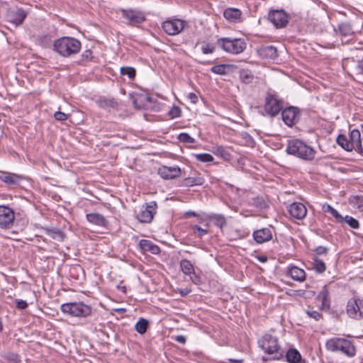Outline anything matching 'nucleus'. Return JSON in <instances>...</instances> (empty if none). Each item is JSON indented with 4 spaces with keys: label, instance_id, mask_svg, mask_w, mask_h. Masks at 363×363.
Returning a JSON list of instances; mask_svg holds the SVG:
<instances>
[{
    "label": "nucleus",
    "instance_id": "30",
    "mask_svg": "<svg viewBox=\"0 0 363 363\" xmlns=\"http://www.w3.org/2000/svg\"><path fill=\"white\" fill-rule=\"evenodd\" d=\"M43 230L53 240L62 242L65 238V233L57 228H43Z\"/></svg>",
    "mask_w": 363,
    "mask_h": 363
},
{
    "label": "nucleus",
    "instance_id": "35",
    "mask_svg": "<svg viewBox=\"0 0 363 363\" xmlns=\"http://www.w3.org/2000/svg\"><path fill=\"white\" fill-rule=\"evenodd\" d=\"M150 325L149 321L143 318H140L135 323V330L140 335H143L146 333Z\"/></svg>",
    "mask_w": 363,
    "mask_h": 363
},
{
    "label": "nucleus",
    "instance_id": "22",
    "mask_svg": "<svg viewBox=\"0 0 363 363\" xmlns=\"http://www.w3.org/2000/svg\"><path fill=\"white\" fill-rule=\"evenodd\" d=\"M335 31L337 35L343 38H349L354 35V31L352 28V25L350 22H342L337 26V28H335ZM352 38H351L352 40Z\"/></svg>",
    "mask_w": 363,
    "mask_h": 363
},
{
    "label": "nucleus",
    "instance_id": "58",
    "mask_svg": "<svg viewBox=\"0 0 363 363\" xmlns=\"http://www.w3.org/2000/svg\"><path fill=\"white\" fill-rule=\"evenodd\" d=\"M174 340L175 341H177V342H179L181 344H185L186 342V338L185 336L184 335H177L174 337Z\"/></svg>",
    "mask_w": 363,
    "mask_h": 363
},
{
    "label": "nucleus",
    "instance_id": "43",
    "mask_svg": "<svg viewBox=\"0 0 363 363\" xmlns=\"http://www.w3.org/2000/svg\"><path fill=\"white\" fill-rule=\"evenodd\" d=\"M121 74L128 76L130 79H133L136 74V70L132 67H123L121 68Z\"/></svg>",
    "mask_w": 363,
    "mask_h": 363
},
{
    "label": "nucleus",
    "instance_id": "59",
    "mask_svg": "<svg viewBox=\"0 0 363 363\" xmlns=\"http://www.w3.org/2000/svg\"><path fill=\"white\" fill-rule=\"evenodd\" d=\"M178 291L182 296L184 297V296H187L189 294H190L191 290L188 288H184V289H178Z\"/></svg>",
    "mask_w": 363,
    "mask_h": 363
},
{
    "label": "nucleus",
    "instance_id": "23",
    "mask_svg": "<svg viewBox=\"0 0 363 363\" xmlns=\"http://www.w3.org/2000/svg\"><path fill=\"white\" fill-rule=\"evenodd\" d=\"M286 275L293 280L299 282H302L306 279L305 271L296 266H289L286 270Z\"/></svg>",
    "mask_w": 363,
    "mask_h": 363
},
{
    "label": "nucleus",
    "instance_id": "7",
    "mask_svg": "<svg viewBox=\"0 0 363 363\" xmlns=\"http://www.w3.org/2000/svg\"><path fill=\"white\" fill-rule=\"evenodd\" d=\"M284 101L277 94L267 93L265 97L264 108L267 115L274 117L284 109Z\"/></svg>",
    "mask_w": 363,
    "mask_h": 363
},
{
    "label": "nucleus",
    "instance_id": "17",
    "mask_svg": "<svg viewBox=\"0 0 363 363\" xmlns=\"http://www.w3.org/2000/svg\"><path fill=\"white\" fill-rule=\"evenodd\" d=\"M315 299L321 302L320 309L323 311H329L330 309V291L327 285L321 289L320 291L316 296Z\"/></svg>",
    "mask_w": 363,
    "mask_h": 363
},
{
    "label": "nucleus",
    "instance_id": "13",
    "mask_svg": "<svg viewBox=\"0 0 363 363\" xmlns=\"http://www.w3.org/2000/svg\"><path fill=\"white\" fill-rule=\"evenodd\" d=\"M157 203L155 201H152L146 203L144 210H142L138 215L137 219L142 223H150L153 220L154 216L157 213Z\"/></svg>",
    "mask_w": 363,
    "mask_h": 363
},
{
    "label": "nucleus",
    "instance_id": "54",
    "mask_svg": "<svg viewBox=\"0 0 363 363\" xmlns=\"http://www.w3.org/2000/svg\"><path fill=\"white\" fill-rule=\"evenodd\" d=\"M316 255H326L328 252V248L324 246H318L315 250Z\"/></svg>",
    "mask_w": 363,
    "mask_h": 363
},
{
    "label": "nucleus",
    "instance_id": "21",
    "mask_svg": "<svg viewBox=\"0 0 363 363\" xmlns=\"http://www.w3.org/2000/svg\"><path fill=\"white\" fill-rule=\"evenodd\" d=\"M258 55L266 60H275L278 57L277 50L273 45H262L257 49Z\"/></svg>",
    "mask_w": 363,
    "mask_h": 363
},
{
    "label": "nucleus",
    "instance_id": "8",
    "mask_svg": "<svg viewBox=\"0 0 363 363\" xmlns=\"http://www.w3.org/2000/svg\"><path fill=\"white\" fill-rule=\"evenodd\" d=\"M301 116V110L296 106H289L284 108L281 111L283 122L285 125L291 128L299 121Z\"/></svg>",
    "mask_w": 363,
    "mask_h": 363
},
{
    "label": "nucleus",
    "instance_id": "64",
    "mask_svg": "<svg viewBox=\"0 0 363 363\" xmlns=\"http://www.w3.org/2000/svg\"><path fill=\"white\" fill-rule=\"evenodd\" d=\"M185 216H186V217H191V216H192V217H196V216H197V214H196V212H194V211H186V212L185 213Z\"/></svg>",
    "mask_w": 363,
    "mask_h": 363
},
{
    "label": "nucleus",
    "instance_id": "2",
    "mask_svg": "<svg viewBox=\"0 0 363 363\" xmlns=\"http://www.w3.org/2000/svg\"><path fill=\"white\" fill-rule=\"evenodd\" d=\"M286 152L305 161H311L315 158L316 151L310 145L299 139L288 141Z\"/></svg>",
    "mask_w": 363,
    "mask_h": 363
},
{
    "label": "nucleus",
    "instance_id": "31",
    "mask_svg": "<svg viewBox=\"0 0 363 363\" xmlns=\"http://www.w3.org/2000/svg\"><path fill=\"white\" fill-rule=\"evenodd\" d=\"M285 357L289 363H305V361L302 360L300 352L294 348L289 349L286 352Z\"/></svg>",
    "mask_w": 363,
    "mask_h": 363
},
{
    "label": "nucleus",
    "instance_id": "4",
    "mask_svg": "<svg viewBox=\"0 0 363 363\" xmlns=\"http://www.w3.org/2000/svg\"><path fill=\"white\" fill-rule=\"evenodd\" d=\"M325 347L328 351L339 352L348 357H352L356 354V348L353 342L343 337H333L328 340Z\"/></svg>",
    "mask_w": 363,
    "mask_h": 363
},
{
    "label": "nucleus",
    "instance_id": "42",
    "mask_svg": "<svg viewBox=\"0 0 363 363\" xmlns=\"http://www.w3.org/2000/svg\"><path fill=\"white\" fill-rule=\"evenodd\" d=\"M350 141L353 145V149L354 148V145L359 143L361 140V134L359 130L354 129L350 133Z\"/></svg>",
    "mask_w": 363,
    "mask_h": 363
},
{
    "label": "nucleus",
    "instance_id": "28",
    "mask_svg": "<svg viewBox=\"0 0 363 363\" xmlns=\"http://www.w3.org/2000/svg\"><path fill=\"white\" fill-rule=\"evenodd\" d=\"M97 105L104 109L111 111L117 110L118 108V103L114 98L100 97L97 101Z\"/></svg>",
    "mask_w": 363,
    "mask_h": 363
},
{
    "label": "nucleus",
    "instance_id": "55",
    "mask_svg": "<svg viewBox=\"0 0 363 363\" xmlns=\"http://www.w3.org/2000/svg\"><path fill=\"white\" fill-rule=\"evenodd\" d=\"M192 229L196 230L198 231V237H199V238H201L208 233L207 230L201 228L198 225H193Z\"/></svg>",
    "mask_w": 363,
    "mask_h": 363
},
{
    "label": "nucleus",
    "instance_id": "10",
    "mask_svg": "<svg viewBox=\"0 0 363 363\" xmlns=\"http://www.w3.org/2000/svg\"><path fill=\"white\" fill-rule=\"evenodd\" d=\"M121 13L123 18L127 21V24L131 26H138L146 20L145 13L139 10L122 9Z\"/></svg>",
    "mask_w": 363,
    "mask_h": 363
},
{
    "label": "nucleus",
    "instance_id": "33",
    "mask_svg": "<svg viewBox=\"0 0 363 363\" xmlns=\"http://www.w3.org/2000/svg\"><path fill=\"white\" fill-rule=\"evenodd\" d=\"M180 268L182 272L188 276H191L195 272L193 264L186 259H183L180 261Z\"/></svg>",
    "mask_w": 363,
    "mask_h": 363
},
{
    "label": "nucleus",
    "instance_id": "40",
    "mask_svg": "<svg viewBox=\"0 0 363 363\" xmlns=\"http://www.w3.org/2000/svg\"><path fill=\"white\" fill-rule=\"evenodd\" d=\"M213 152L216 155L223 158L224 160L229 161L231 159L230 154L223 146L214 147Z\"/></svg>",
    "mask_w": 363,
    "mask_h": 363
},
{
    "label": "nucleus",
    "instance_id": "25",
    "mask_svg": "<svg viewBox=\"0 0 363 363\" xmlns=\"http://www.w3.org/2000/svg\"><path fill=\"white\" fill-rule=\"evenodd\" d=\"M223 16L226 20L232 23H238L242 21V12L238 9H225L223 11Z\"/></svg>",
    "mask_w": 363,
    "mask_h": 363
},
{
    "label": "nucleus",
    "instance_id": "6",
    "mask_svg": "<svg viewBox=\"0 0 363 363\" xmlns=\"http://www.w3.org/2000/svg\"><path fill=\"white\" fill-rule=\"evenodd\" d=\"M216 44L223 51L234 55L242 53L247 47L242 38H220L217 40Z\"/></svg>",
    "mask_w": 363,
    "mask_h": 363
},
{
    "label": "nucleus",
    "instance_id": "27",
    "mask_svg": "<svg viewBox=\"0 0 363 363\" xmlns=\"http://www.w3.org/2000/svg\"><path fill=\"white\" fill-rule=\"evenodd\" d=\"M86 218L90 223L99 227H106L108 224L107 219L99 213H87Z\"/></svg>",
    "mask_w": 363,
    "mask_h": 363
},
{
    "label": "nucleus",
    "instance_id": "46",
    "mask_svg": "<svg viewBox=\"0 0 363 363\" xmlns=\"http://www.w3.org/2000/svg\"><path fill=\"white\" fill-rule=\"evenodd\" d=\"M178 139L184 143H194L195 139L186 133H182L178 135Z\"/></svg>",
    "mask_w": 363,
    "mask_h": 363
},
{
    "label": "nucleus",
    "instance_id": "19",
    "mask_svg": "<svg viewBox=\"0 0 363 363\" xmlns=\"http://www.w3.org/2000/svg\"><path fill=\"white\" fill-rule=\"evenodd\" d=\"M56 35L57 33L55 29H48L45 32L38 35L37 43L42 48H50L52 43V39L56 36Z\"/></svg>",
    "mask_w": 363,
    "mask_h": 363
},
{
    "label": "nucleus",
    "instance_id": "1",
    "mask_svg": "<svg viewBox=\"0 0 363 363\" xmlns=\"http://www.w3.org/2000/svg\"><path fill=\"white\" fill-rule=\"evenodd\" d=\"M53 50L63 57H69L77 54L81 49L79 40L69 36H63L53 41Z\"/></svg>",
    "mask_w": 363,
    "mask_h": 363
},
{
    "label": "nucleus",
    "instance_id": "56",
    "mask_svg": "<svg viewBox=\"0 0 363 363\" xmlns=\"http://www.w3.org/2000/svg\"><path fill=\"white\" fill-rule=\"evenodd\" d=\"M16 306L18 309L23 310L28 307V303L26 301L17 299L16 301Z\"/></svg>",
    "mask_w": 363,
    "mask_h": 363
},
{
    "label": "nucleus",
    "instance_id": "14",
    "mask_svg": "<svg viewBox=\"0 0 363 363\" xmlns=\"http://www.w3.org/2000/svg\"><path fill=\"white\" fill-rule=\"evenodd\" d=\"M15 214L13 211L6 206H0V228L10 229L13 224Z\"/></svg>",
    "mask_w": 363,
    "mask_h": 363
},
{
    "label": "nucleus",
    "instance_id": "49",
    "mask_svg": "<svg viewBox=\"0 0 363 363\" xmlns=\"http://www.w3.org/2000/svg\"><path fill=\"white\" fill-rule=\"evenodd\" d=\"M182 114V110L179 106H174L169 111L168 115L171 118H178Z\"/></svg>",
    "mask_w": 363,
    "mask_h": 363
},
{
    "label": "nucleus",
    "instance_id": "48",
    "mask_svg": "<svg viewBox=\"0 0 363 363\" xmlns=\"http://www.w3.org/2000/svg\"><path fill=\"white\" fill-rule=\"evenodd\" d=\"M330 213V214L335 218L339 222L343 221V217L338 213V211L333 208L330 205H327L326 208L325 210Z\"/></svg>",
    "mask_w": 363,
    "mask_h": 363
},
{
    "label": "nucleus",
    "instance_id": "34",
    "mask_svg": "<svg viewBox=\"0 0 363 363\" xmlns=\"http://www.w3.org/2000/svg\"><path fill=\"white\" fill-rule=\"evenodd\" d=\"M348 202L350 206L359 211H363V195L351 196Z\"/></svg>",
    "mask_w": 363,
    "mask_h": 363
},
{
    "label": "nucleus",
    "instance_id": "29",
    "mask_svg": "<svg viewBox=\"0 0 363 363\" xmlns=\"http://www.w3.org/2000/svg\"><path fill=\"white\" fill-rule=\"evenodd\" d=\"M26 16L27 13L23 9H18L16 11L11 12L9 14V18L11 23L16 26H19L23 23Z\"/></svg>",
    "mask_w": 363,
    "mask_h": 363
},
{
    "label": "nucleus",
    "instance_id": "60",
    "mask_svg": "<svg viewBox=\"0 0 363 363\" xmlns=\"http://www.w3.org/2000/svg\"><path fill=\"white\" fill-rule=\"evenodd\" d=\"M354 149H355V150L357 152H359V154L363 155V147H362V141H360L359 143H358L356 145H354Z\"/></svg>",
    "mask_w": 363,
    "mask_h": 363
},
{
    "label": "nucleus",
    "instance_id": "62",
    "mask_svg": "<svg viewBox=\"0 0 363 363\" xmlns=\"http://www.w3.org/2000/svg\"><path fill=\"white\" fill-rule=\"evenodd\" d=\"M257 259L262 263H264L267 261V257L265 255H259Z\"/></svg>",
    "mask_w": 363,
    "mask_h": 363
},
{
    "label": "nucleus",
    "instance_id": "45",
    "mask_svg": "<svg viewBox=\"0 0 363 363\" xmlns=\"http://www.w3.org/2000/svg\"><path fill=\"white\" fill-rule=\"evenodd\" d=\"M195 157L199 162H210L213 161V157L208 153H201L195 155Z\"/></svg>",
    "mask_w": 363,
    "mask_h": 363
},
{
    "label": "nucleus",
    "instance_id": "20",
    "mask_svg": "<svg viewBox=\"0 0 363 363\" xmlns=\"http://www.w3.org/2000/svg\"><path fill=\"white\" fill-rule=\"evenodd\" d=\"M252 237L257 243L262 244L272 239V231L269 228H262L255 230Z\"/></svg>",
    "mask_w": 363,
    "mask_h": 363
},
{
    "label": "nucleus",
    "instance_id": "50",
    "mask_svg": "<svg viewBox=\"0 0 363 363\" xmlns=\"http://www.w3.org/2000/svg\"><path fill=\"white\" fill-rule=\"evenodd\" d=\"M215 50H216V46L212 44L206 43V44H203L201 46V52L203 54H205V55L211 54L215 51Z\"/></svg>",
    "mask_w": 363,
    "mask_h": 363
},
{
    "label": "nucleus",
    "instance_id": "9",
    "mask_svg": "<svg viewBox=\"0 0 363 363\" xmlns=\"http://www.w3.org/2000/svg\"><path fill=\"white\" fill-rule=\"evenodd\" d=\"M346 313L350 318H363V298H352L347 303Z\"/></svg>",
    "mask_w": 363,
    "mask_h": 363
},
{
    "label": "nucleus",
    "instance_id": "3",
    "mask_svg": "<svg viewBox=\"0 0 363 363\" xmlns=\"http://www.w3.org/2000/svg\"><path fill=\"white\" fill-rule=\"evenodd\" d=\"M259 347L266 353L272 355V360H279L284 354L279 344L278 338L271 334H265L258 340Z\"/></svg>",
    "mask_w": 363,
    "mask_h": 363
},
{
    "label": "nucleus",
    "instance_id": "11",
    "mask_svg": "<svg viewBox=\"0 0 363 363\" xmlns=\"http://www.w3.org/2000/svg\"><path fill=\"white\" fill-rule=\"evenodd\" d=\"M289 15L283 9L270 10L268 13V20L276 28H285L289 23Z\"/></svg>",
    "mask_w": 363,
    "mask_h": 363
},
{
    "label": "nucleus",
    "instance_id": "39",
    "mask_svg": "<svg viewBox=\"0 0 363 363\" xmlns=\"http://www.w3.org/2000/svg\"><path fill=\"white\" fill-rule=\"evenodd\" d=\"M239 78L242 83L249 84L252 82L254 75L249 69H241L239 73Z\"/></svg>",
    "mask_w": 363,
    "mask_h": 363
},
{
    "label": "nucleus",
    "instance_id": "37",
    "mask_svg": "<svg viewBox=\"0 0 363 363\" xmlns=\"http://www.w3.org/2000/svg\"><path fill=\"white\" fill-rule=\"evenodd\" d=\"M210 220L211 222H213V223L216 226H217L221 229L223 228H224L225 226H226V225H227V221H226L225 218L221 214H213L210 217Z\"/></svg>",
    "mask_w": 363,
    "mask_h": 363
},
{
    "label": "nucleus",
    "instance_id": "57",
    "mask_svg": "<svg viewBox=\"0 0 363 363\" xmlns=\"http://www.w3.org/2000/svg\"><path fill=\"white\" fill-rule=\"evenodd\" d=\"M187 98L191 101V102L194 104L198 102V96L196 94L191 92L188 94Z\"/></svg>",
    "mask_w": 363,
    "mask_h": 363
},
{
    "label": "nucleus",
    "instance_id": "52",
    "mask_svg": "<svg viewBox=\"0 0 363 363\" xmlns=\"http://www.w3.org/2000/svg\"><path fill=\"white\" fill-rule=\"evenodd\" d=\"M190 277L191 281L196 285H200L202 284V278L200 275L197 274L195 272L191 274Z\"/></svg>",
    "mask_w": 363,
    "mask_h": 363
},
{
    "label": "nucleus",
    "instance_id": "63",
    "mask_svg": "<svg viewBox=\"0 0 363 363\" xmlns=\"http://www.w3.org/2000/svg\"><path fill=\"white\" fill-rule=\"evenodd\" d=\"M91 51L90 50H86L82 54V56L86 59L91 57Z\"/></svg>",
    "mask_w": 363,
    "mask_h": 363
},
{
    "label": "nucleus",
    "instance_id": "24",
    "mask_svg": "<svg viewBox=\"0 0 363 363\" xmlns=\"http://www.w3.org/2000/svg\"><path fill=\"white\" fill-rule=\"evenodd\" d=\"M205 182L204 178L200 173H195L194 176L184 178L181 186L184 187H191L194 186H201Z\"/></svg>",
    "mask_w": 363,
    "mask_h": 363
},
{
    "label": "nucleus",
    "instance_id": "61",
    "mask_svg": "<svg viewBox=\"0 0 363 363\" xmlns=\"http://www.w3.org/2000/svg\"><path fill=\"white\" fill-rule=\"evenodd\" d=\"M357 68L359 71V73L363 75V58L360 60H358Z\"/></svg>",
    "mask_w": 363,
    "mask_h": 363
},
{
    "label": "nucleus",
    "instance_id": "15",
    "mask_svg": "<svg viewBox=\"0 0 363 363\" xmlns=\"http://www.w3.org/2000/svg\"><path fill=\"white\" fill-rule=\"evenodd\" d=\"M157 173L164 179H174L181 176L182 169L178 166H162L158 169Z\"/></svg>",
    "mask_w": 363,
    "mask_h": 363
},
{
    "label": "nucleus",
    "instance_id": "16",
    "mask_svg": "<svg viewBox=\"0 0 363 363\" xmlns=\"http://www.w3.org/2000/svg\"><path fill=\"white\" fill-rule=\"evenodd\" d=\"M24 179L25 177L21 174H17L9 172L0 171V180L9 186H19L21 182Z\"/></svg>",
    "mask_w": 363,
    "mask_h": 363
},
{
    "label": "nucleus",
    "instance_id": "18",
    "mask_svg": "<svg viewBox=\"0 0 363 363\" xmlns=\"http://www.w3.org/2000/svg\"><path fill=\"white\" fill-rule=\"evenodd\" d=\"M288 212L295 219L301 220L306 217V207L300 202H294L288 206Z\"/></svg>",
    "mask_w": 363,
    "mask_h": 363
},
{
    "label": "nucleus",
    "instance_id": "32",
    "mask_svg": "<svg viewBox=\"0 0 363 363\" xmlns=\"http://www.w3.org/2000/svg\"><path fill=\"white\" fill-rule=\"evenodd\" d=\"M337 143L345 150L351 152L353 150V145L350 143L346 135L340 134L337 138Z\"/></svg>",
    "mask_w": 363,
    "mask_h": 363
},
{
    "label": "nucleus",
    "instance_id": "41",
    "mask_svg": "<svg viewBox=\"0 0 363 363\" xmlns=\"http://www.w3.org/2000/svg\"><path fill=\"white\" fill-rule=\"evenodd\" d=\"M3 357L10 363H21V360L17 353L8 352L3 355Z\"/></svg>",
    "mask_w": 363,
    "mask_h": 363
},
{
    "label": "nucleus",
    "instance_id": "36",
    "mask_svg": "<svg viewBox=\"0 0 363 363\" xmlns=\"http://www.w3.org/2000/svg\"><path fill=\"white\" fill-rule=\"evenodd\" d=\"M312 259V268L316 273L322 274L326 270V265L322 259L317 257H313Z\"/></svg>",
    "mask_w": 363,
    "mask_h": 363
},
{
    "label": "nucleus",
    "instance_id": "38",
    "mask_svg": "<svg viewBox=\"0 0 363 363\" xmlns=\"http://www.w3.org/2000/svg\"><path fill=\"white\" fill-rule=\"evenodd\" d=\"M231 67H232V65H228V64L217 65L213 66L211 68V71L213 73H215L217 74L225 75V74H228V69Z\"/></svg>",
    "mask_w": 363,
    "mask_h": 363
},
{
    "label": "nucleus",
    "instance_id": "47",
    "mask_svg": "<svg viewBox=\"0 0 363 363\" xmlns=\"http://www.w3.org/2000/svg\"><path fill=\"white\" fill-rule=\"evenodd\" d=\"M343 221H345L352 228L357 229L359 227V221L352 216H346L343 218Z\"/></svg>",
    "mask_w": 363,
    "mask_h": 363
},
{
    "label": "nucleus",
    "instance_id": "5",
    "mask_svg": "<svg viewBox=\"0 0 363 363\" xmlns=\"http://www.w3.org/2000/svg\"><path fill=\"white\" fill-rule=\"evenodd\" d=\"M62 313L75 318H87L92 313V307L82 301L62 303L60 306Z\"/></svg>",
    "mask_w": 363,
    "mask_h": 363
},
{
    "label": "nucleus",
    "instance_id": "51",
    "mask_svg": "<svg viewBox=\"0 0 363 363\" xmlns=\"http://www.w3.org/2000/svg\"><path fill=\"white\" fill-rule=\"evenodd\" d=\"M306 314L316 321L323 319V315L317 311H306Z\"/></svg>",
    "mask_w": 363,
    "mask_h": 363
},
{
    "label": "nucleus",
    "instance_id": "53",
    "mask_svg": "<svg viewBox=\"0 0 363 363\" xmlns=\"http://www.w3.org/2000/svg\"><path fill=\"white\" fill-rule=\"evenodd\" d=\"M54 117L57 121H65L67 119V115L61 111H56L54 113Z\"/></svg>",
    "mask_w": 363,
    "mask_h": 363
},
{
    "label": "nucleus",
    "instance_id": "12",
    "mask_svg": "<svg viewBox=\"0 0 363 363\" xmlns=\"http://www.w3.org/2000/svg\"><path fill=\"white\" fill-rule=\"evenodd\" d=\"M186 26L185 21L174 18L167 20L162 24V28L169 35H175L180 33Z\"/></svg>",
    "mask_w": 363,
    "mask_h": 363
},
{
    "label": "nucleus",
    "instance_id": "26",
    "mask_svg": "<svg viewBox=\"0 0 363 363\" xmlns=\"http://www.w3.org/2000/svg\"><path fill=\"white\" fill-rule=\"evenodd\" d=\"M138 246L143 252H150L153 255H159L161 252L160 247L148 240H140Z\"/></svg>",
    "mask_w": 363,
    "mask_h": 363
},
{
    "label": "nucleus",
    "instance_id": "44",
    "mask_svg": "<svg viewBox=\"0 0 363 363\" xmlns=\"http://www.w3.org/2000/svg\"><path fill=\"white\" fill-rule=\"evenodd\" d=\"M253 204L255 206L260 208L265 209L268 208V204L265 199L261 196H257L253 199Z\"/></svg>",
    "mask_w": 363,
    "mask_h": 363
}]
</instances>
